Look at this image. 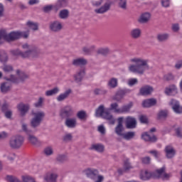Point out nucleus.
<instances>
[{
	"mask_svg": "<svg viewBox=\"0 0 182 182\" xmlns=\"http://www.w3.org/2000/svg\"><path fill=\"white\" fill-rule=\"evenodd\" d=\"M130 62L135 63L130 65L128 68L129 71L132 73H136L137 75H144L146 70L150 69L149 66V60L142 58H134L130 60Z\"/></svg>",
	"mask_w": 182,
	"mask_h": 182,
	"instance_id": "nucleus-1",
	"label": "nucleus"
},
{
	"mask_svg": "<svg viewBox=\"0 0 182 182\" xmlns=\"http://www.w3.org/2000/svg\"><path fill=\"white\" fill-rule=\"evenodd\" d=\"M29 36V33L27 32L22 31H11L8 33L5 30H0V45L4 43L2 39L6 41V42H15V41H18V39H21V38H23L24 39H28Z\"/></svg>",
	"mask_w": 182,
	"mask_h": 182,
	"instance_id": "nucleus-2",
	"label": "nucleus"
},
{
	"mask_svg": "<svg viewBox=\"0 0 182 182\" xmlns=\"http://www.w3.org/2000/svg\"><path fill=\"white\" fill-rule=\"evenodd\" d=\"M31 114L33 117L30 121V126L32 129H38V127L41 126L42 122H43V119H45V112L43 111L36 112L32 111Z\"/></svg>",
	"mask_w": 182,
	"mask_h": 182,
	"instance_id": "nucleus-3",
	"label": "nucleus"
},
{
	"mask_svg": "<svg viewBox=\"0 0 182 182\" xmlns=\"http://www.w3.org/2000/svg\"><path fill=\"white\" fill-rule=\"evenodd\" d=\"M25 138L22 135H14L9 140V146L12 150H19L23 146Z\"/></svg>",
	"mask_w": 182,
	"mask_h": 182,
	"instance_id": "nucleus-4",
	"label": "nucleus"
},
{
	"mask_svg": "<svg viewBox=\"0 0 182 182\" xmlns=\"http://www.w3.org/2000/svg\"><path fill=\"white\" fill-rule=\"evenodd\" d=\"M23 49H28L24 51L23 57L26 58H38L41 55V50L38 47L33 46H31L28 44H24L22 46Z\"/></svg>",
	"mask_w": 182,
	"mask_h": 182,
	"instance_id": "nucleus-5",
	"label": "nucleus"
},
{
	"mask_svg": "<svg viewBox=\"0 0 182 182\" xmlns=\"http://www.w3.org/2000/svg\"><path fill=\"white\" fill-rule=\"evenodd\" d=\"M31 109V105L29 104H25L23 102H20L17 105V110L20 114L21 117H25L28 112Z\"/></svg>",
	"mask_w": 182,
	"mask_h": 182,
	"instance_id": "nucleus-6",
	"label": "nucleus"
},
{
	"mask_svg": "<svg viewBox=\"0 0 182 182\" xmlns=\"http://www.w3.org/2000/svg\"><path fill=\"white\" fill-rule=\"evenodd\" d=\"M63 28V26L62 25V23L59 21H55L50 23L49 25V29L51 32H53L54 33H58V32H60L62 29Z\"/></svg>",
	"mask_w": 182,
	"mask_h": 182,
	"instance_id": "nucleus-7",
	"label": "nucleus"
},
{
	"mask_svg": "<svg viewBox=\"0 0 182 182\" xmlns=\"http://www.w3.org/2000/svg\"><path fill=\"white\" fill-rule=\"evenodd\" d=\"M113 5V1H107L100 8L96 9L95 10V14H106L110 11L112 6Z\"/></svg>",
	"mask_w": 182,
	"mask_h": 182,
	"instance_id": "nucleus-8",
	"label": "nucleus"
},
{
	"mask_svg": "<svg viewBox=\"0 0 182 182\" xmlns=\"http://www.w3.org/2000/svg\"><path fill=\"white\" fill-rule=\"evenodd\" d=\"M123 117H119L117 119L118 124H117L114 132L117 136H119L122 137V136L124 134L123 132H124V127H123Z\"/></svg>",
	"mask_w": 182,
	"mask_h": 182,
	"instance_id": "nucleus-9",
	"label": "nucleus"
},
{
	"mask_svg": "<svg viewBox=\"0 0 182 182\" xmlns=\"http://www.w3.org/2000/svg\"><path fill=\"white\" fill-rule=\"evenodd\" d=\"M73 66L75 68H83L87 65V59L85 58H77L72 60Z\"/></svg>",
	"mask_w": 182,
	"mask_h": 182,
	"instance_id": "nucleus-10",
	"label": "nucleus"
},
{
	"mask_svg": "<svg viewBox=\"0 0 182 182\" xmlns=\"http://www.w3.org/2000/svg\"><path fill=\"white\" fill-rule=\"evenodd\" d=\"M62 117L69 119L73 116V109L70 106L65 107L60 112Z\"/></svg>",
	"mask_w": 182,
	"mask_h": 182,
	"instance_id": "nucleus-11",
	"label": "nucleus"
},
{
	"mask_svg": "<svg viewBox=\"0 0 182 182\" xmlns=\"http://www.w3.org/2000/svg\"><path fill=\"white\" fill-rule=\"evenodd\" d=\"M85 174L88 178H91V180H96L97 178V176H99V171L97 169L87 168L85 171Z\"/></svg>",
	"mask_w": 182,
	"mask_h": 182,
	"instance_id": "nucleus-12",
	"label": "nucleus"
},
{
	"mask_svg": "<svg viewBox=\"0 0 182 182\" xmlns=\"http://www.w3.org/2000/svg\"><path fill=\"white\" fill-rule=\"evenodd\" d=\"M101 117L107 120L109 124H114V123H116V119L113 117V115L110 114V109H109V108L105 109V114Z\"/></svg>",
	"mask_w": 182,
	"mask_h": 182,
	"instance_id": "nucleus-13",
	"label": "nucleus"
},
{
	"mask_svg": "<svg viewBox=\"0 0 182 182\" xmlns=\"http://www.w3.org/2000/svg\"><path fill=\"white\" fill-rule=\"evenodd\" d=\"M170 105L175 113L177 114H181L182 113V107L180 106V102L176 100H171Z\"/></svg>",
	"mask_w": 182,
	"mask_h": 182,
	"instance_id": "nucleus-14",
	"label": "nucleus"
},
{
	"mask_svg": "<svg viewBox=\"0 0 182 182\" xmlns=\"http://www.w3.org/2000/svg\"><path fill=\"white\" fill-rule=\"evenodd\" d=\"M164 151L167 159H173L176 156V149L171 145H167L164 149Z\"/></svg>",
	"mask_w": 182,
	"mask_h": 182,
	"instance_id": "nucleus-15",
	"label": "nucleus"
},
{
	"mask_svg": "<svg viewBox=\"0 0 182 182\" xmlns=\"http://www.w3.org/2000/svg\"><path fill=\"white\" fill-rule=\"evenodd\" d=\"M125 123L127 129H136V126L137 125V121H136V118L132 117H127L126 118Z\"/></svg>",
	"mask_w": 182,
	"mask_h": 182,
	"instance_id": "nucleus-16",
	"label": "nucleus"
},
{
	"mask_svg": "<svg viewBox=\"0 0 182 182\" xmlns=\"http://www.w3.org/2000/svg\"><path fill=\"white\" fill-rule=\"evenodd\" d=\"M85 75H86V72L84 69H80L78 70L74 75V80L76 83H80L82 80H83V77H85Z\"/></svg>",
	"mask_w": 182,
	"mask_h": 182,
	"instance_id": "nucleus-17",
	"label": "nucleus"
},
{
	"mask_svg": "<svg viewBox=\"0 0 182 182\" xmlns=\"http://www.w3.org/2000/svg\"><path fill=\"white\" fill-rule=\"evenodd\" d=\"M154 89L153 87L150 85H144L139 90V94L141 96H149V95H151Z\"/></svg>",
	"mask_w": 182,
	"mask_h": 182,
	"instance_id": "nucleus-18",
	"label": "nucleus"
},
{
	"mask_svg": "<svg viewBox=\"0 0 182 182\" xmlns=\"http://www.w3.org/2000/svg\"><path fill=\"white\" fill-rule=\"evenodd\" d=\"M12 89V85L8 82H2L0 85V92L3 93V95H6V93H9L11 90Z\"/></svg>",
	"mask_w": 182,
	"mask_h": 182,
	"instance_id": "nucleus-19",
	"label": "nucleus"
},
{
	"mask_svg": "<svg viewBox=\"0 0 182 182\" xmlns=\"http://www.w3.org/2000/svg\"><path fill=\"white\" fill-rule=\"evenodd\" d=\"M154 177H160V176H156V173L148 172L147 171H145L140 175L141 180H143L144 181H147V180H150V178H154Z\"/></svg>",
	"mask_w": 182,
	"mask_h": 182,
	"instance_id": "nucleus-20",
	"label": "nucleus"
},
{
	"mask_svg": "<svg viewBox=\"0 0 182 182\" xmlns=\"http://www.w3.org/2000/svg\"><path fill=\"white\" fill-rule=\"evenodd\" d=\"M65 124L68 129H75L77 125V119L75 117L67 118L65 122Z\"/></svg>",
	"mask_w": 182,
	"mask_h": 182,
	"instance_id": "nucleus-21",
	"label": "nucleus"
},
{
	"mask_svg": "<svg viewBox=\"0 0 182 182\" xmlns=\"http://www.w3.org/2000/svg\"><path fill=\"white\" fill-rule=\"evenodd\" d=\"M156 103H157V100L156 99L150 98V99L144 100L142 102V106L146 108L153 107V106H156Z\"/></svg>",
	"mask_w": 182,
	"mask_h": 182,
	"instance_id": "nucleus-22",
	"label": "nucleus"
},
{
	"mask_svg": "<svg viewBox=\"0 0 182 182\" xmlns=\"http://www.w3.org/2000/svg\"><path fill=\"white\" fill-rule=\"evenodd\" d=\"M130 36L132 39H139L141 36V29L135 28L131 30Z\"/></svg>",
	"mask_w": 182,
	"mask_h": 182,
	"instance_id": "nucleus-23",
	"label": "nucleus"
},
{
	"mask_svg": "<svg viewBox=\"0 0 182 182\" xmlns=\"http://www.w3.org/2000/svg\"><path fill=\"white\" fill-rule=\"evenodd\" d=\"M70 93H72V90L68 89L65 91V92L60 94L57 97L58 102H63V100H66L68 97L70 95Z\"/></svg>",
	"mask_w": 182,
	"mask_h": 182,
	"instance_id": "nucleus-24",
	"label": "nucleus"
},
{
	"mask_svg": "<svg viewBox=\"0 0 182 182\" xmlns=\"http://www.w3.org/2000/svg\"><path fill=\"white\" fill-rule=\"evenodd\" d=\"M165 93L168 96H174L177 93V87L174 85H170L166 88Z\"/></svg>",
	"mask_w": 182,
	"mask_h": 182,
	"instance_id": "nucleus-25",
	"label": "nucleus"
},
{
	"mask_svg": "<svg viewBox=\"0 0 182 182\" xmlns=\"http://www.w3.org/2000/svg\"><path fill=\"white\" fill-rule=\"evenodd\" d=\"M27 140H28L29 143L33 146H41V141H39L38 138L32 134L27 136Z\"/></svg>",
	"mask_w": 182,
	"mask_h": 182,
	"instance_id": "nucleus-26",
	"label": "nucleus"
},
{
	"mask_svg": "<svg viewBox=\"0 0 182 182\" xmlns=\"http://www.w3.org/2000/svg\"><path fill=\"white\" fill-rule=\"evenodd\" d=\"M141 137L143 140H144L145 141H151V143H154V141H157V138L156 137V136L154 135L151 136L150 134H149L148 132H145L142 134Z\"/></svg>",
	"mask_w": 182,
	"mask_h": 182,
	"instance_id": "nucleus-27",
	"label": "nucleus"
},
{
	"mask_svg": "<svg viewBox=\"0 0 182 182\" xmlns=\"http://www.w3.org/2000/svg\"><path fill=\"white\" fill-rule=\"evenodd\" d=\"M168 38H170L168 33H159L156 36V40L159 43H164V42H167V41H168Z\"/></svg>",
	"mask_w": 182,
	"mask_h": 182,
	"instance_id": "nucleus-28",
	"label": "nucleus"
},
{
	"mask_svg": "<svg viewBox=\"0 0 182 182\" xmlns=\"http://www.w3.org/2000/svg\"><path fill=\"white\" fill-rule=\"evenodd\" d=\"M133 107V102H131L128 105H123L119 109H117V112L119 113H129L130 112V109Z\"/></svg>",
	"mask_w": 182,
	"mask_h": 182,
	"instance_id": "nucleus-29",
	"label": "nucleus"
},
{
	"mask_svg": "<svg viewBox=\"0 0 182 182\" xmlns=\"http://www.w3.org/2000/svg\"><path fill=\"white\" fill-rule=\"evenodd\" d=\"M119 85V81L116 77H112L108 80L107 86L109 89H115Z\"/></svg>",
	"mask_w": 182,
	"mask_h": 182,
	"instance_id": "nucleus-30",
	"label": "nucleus"
},
{
	"mask_svg": "<svg viewBox=\"0 0 182 182\" xmlns=\"http://www.w3.org/2000/svg\"><path fill=\"white\" fill-rule=\"evenodd\" d=\"M56 178H58V173H48L44 178L46 182H56Z\"/></svg>",
	"mask_w": 182,
	"mask_h": 182,
	"instance_id": "nucleus-31",
	"label": "nucleus"
},
{
	"mask_svg": "<svg viewBox=\"0 0 182 182\" xmlns=\"http://www.w3.org/2000/svg\"><path fill=\"white\" fill-rule=\"evenodd\" d=\"M124 95H126V91H124V90H119L117 92L113 100H116V102H121L122 99L124 97Z\"/></svg>",
	"mask_w": 182,
	"mask_h": 182,
	"instance_id": "nucleus-32",
	"label": "nucleus"
},
{
	"mask_svg": "<svg viewBox=\"0 0 182 182\" xmlns=\"http://www.w3.org/2000/svg\"><path fill=\"white\" fill-rule=\"evenodd\" d=\"M90 150H95L98 153H103L105 151V146L102 144H92Z\"/></svg>",
	"mask_w": 182,
	"mask_h": 182,
	"instance_id": "nucleus-33",
	"label": "nucleus"
},
{
	"mask_svg": "<svg viewBox=\"0 0 182 182\" xmlns=\"http://www.w3.org/2000/svg\"><path fill=\"white\" fill-rule=\"evenodd\" d=\"M106 112V109H105V105H100L95 111L96 117H102L105 112Z\"/></svg>",
	"mask_w": 182,
	"mask_h": 182,
	"instance_id": "nucleus-34",
	"label": "nucleus"
},
{
	"mask_svg": "<svg viewBox=\"0 0 182 182\" xmlns=\"http://www.w3.org/2000/svg\"><path fill=\"white\" fill-rule=\"evenodd\" d=\"M150 13H144L141 15L140 18L139 19V22L140 23H146L150 21Z\"/></svg>",
	"mask_w": 182,
	"mask_h": 182,
	"instance_id": "nucleus-35",
	"label": "nucleus"
},
{
	"mask_svg": "<svg viewBox=\"0 0 182 182\" xmlns=\"http://www.w3.org/2000/svg\"><path fill=\"white\" fill-rule=\"evenodd\" d=\"M118 8L123 11L127 10V0H116Z\"/></svg>",
	"mask_w": 182,
	"mask_h": 182,
	"instance_id": "nucleus-36",
	"label": "nucleus"
},
{
	"mask_svg": "<svg viewBox=\"0 0 182 182\" xmlns=\"http://www.w3.org/2000/svg\"><path fill=\"white\" fill-rule=\"evenodd\" d=\"M134 136H136V133H134V132H128L122 134L121 137L124 139V140H132V139H134Z\"/></svg>",
	"mask_w": 182,
	"mask_h": 182,
	"instance_id": "nucleus-37",
	"label": "nucleus"
},
{
	"mask_svg": "<svg viewBox=\"0 0 182 182\" xmlns=\"http://www.w3.org/2000/svg\"><path fill=\"white\" fill-rule=\"evenodd\" d=\"M97 53L102 56H107L110 53V49L109 48H101L97 50Z\"/></svg>",
	"mask_w": 182,
	"mask_h": 182,
	"instance_id": "nucleus-38",
	"label": "nucleus"
},
{
	"mask_svg": "<svg viewBox=\"0 0 182 182\" xmlns=\"http://www.w3.org/2000/svg\"><path fill=\"white\" fill-rule=\"evenodd\" d=\"M0 62H1V63L8 62V54L4 50H0Z\"/></svg>",
	"mask_w": 182,
	"mask_h": 182,
	"instance_id": "nucleus-39",
	"label": "nucleus"
},
{
	"mask_svg": "<svg viewBox=\"0 0 182 182\" xmlns=\"http://www.w3.org/2000/svg\"><path fill=\"white\" fill-rule=\"evenodd\" d=\"M96 49V46H90V47H83L82 48V52L85 53V55H90L93 50Z\"/></svg>",
	"mask_w": 182,
	"mask_h": 182,
	"instance_id": "nucleus-40",
	"label": "nucleus"
},
{
	"mask_svg": "<svg viewBox=\"0 0 182 182\" xmlns=\"http://www.w3.org/2000/svg\"><path fill=\"white\" fill-rule=\"evenodd\" d=\"M68 3H69L68 0H58L56 4V7L58 9L65 8V6H68Z\"/></svg>",
	"mask_w": 182,
	"mask_h": 182,
	"instance_id": "nucleus-41",
	"label": "nucleus"
},
{
	"mask_svg": "<svg viewBox=\"0 0 182 182\" xmlns=\"http://www.w3.org/2000/svg\"><path fill=\"white\" fill-rule=\"evenodd\" d=\"M59 17L60 18V19H68V18H69V10H61L59 13Z\"/></svg>",
	"mask_w": 182,
	"mask_h": 182,
	"instance_id": "nucleus-42",
	"label": "nucleus"
},
{
	"mask_svg": "<svg viewBox=\"0 0 182 182\" xmlns=\"http://www.w3.org/2000/svg\"><path fill=\"white\" fill-rule=\"evenodd\" d=\"M57 93H59V87H55L52 90H47L46 92V96H53V95H57Z\"/></svg>",
	"mask_w": 182,
	"mask_h": 182,
	"instance_id": "nucleus-43",
	"label": "nucleus"
},
{
	"mask_svg": "<svg viewBox=\"0 0 182 182\" xmlns=\"http://www.w3.org/2000/svg\"><path fill=\"white\" fill-rule=\"evenodd\" d=\"M21 130L27 134V136H29L30 134H32L33 132L31 129L28 127V125L25 123H23L21 124Z\"/></svg>",
	"mask_w": 182,
	"mask_h": 182,
	"instance_id": "nucleus-44",
	"label": "nucleus"
},
{
	"mask_svg": "<svg viewBox=\"0 0 182 182\" xmlns=\"http://www.w3.org/2000/svg\"><path fill=\"white\" fill-rule=\"evenodd\" d=\"M166 171V166H163L159 169H156L155 172V176H159V177H154V178H161L163 176V173Z\"/></svg>",
	"mask_w": 182,
	"mask_h": 182,
	"instance_id": "nucleus-45",
	"label": "nucleus"
},
{
	"mask_svg": "<svg viewBox=\"0 0 182 182\" xmlns=\"http://www.w3.org/2000/svg\"><path fill=\"white\" fill-rule=\"evenodd\" d=\"M107 93V91L102 88H95L94 90V95H95V96L106 95Z\"/></svg>",
	"mask_w": 182,
	"mask_h": 182,
	"instance_id": "nucleus-46",
	"label": "nucleus"
},
{
	"mask_svg": "<svg viewBox=\"0 0 182 182\" xmlns=\"http://www.w3.org/2000/svg\"><path fill=\"white\" fill-rule=\"evenodd\" d=\"M2 70L5 73H11V72H14V67L11 65L4 64Z\"/></svg>",
	"mask_w": 182,
	"mask_h": 182,
	"instance_id": "nucleus-47",
	"label": "nucleus"
},
{
	"mask_svg": "<svg viewBox=\"0 0 182 182\" xmlns=\"http://www.w3.org/2000/svg\"><path fill=\"white\" fill-rule=\"evenodd\" d=\"M56 160L58 163H65V161H68V156L65 154H58Z\"/></svg>",
	"mask_w": 182,
	"mask_h": 182,
	"instance_id": "nucleus-48",
	"label": "nucleus"
},
{
	"mask_svg": "<svg viewBox=\"0 0 182 182\" xmlns=\"http://www.w3.org/2000/svg\"><path fill=\"white\" fill-rule=\"evenodd\" d=\"M16 73L18 75L19 78L21 80H22L23 82V80H26V79H28V77H29V76L28 75H26V73L21 72L19 70H16Z\"/></svg>",
	"mask_w": 182,
	"mask_h": 182,
	"instance_id": "nucleus-49",
	"label": "nucleus"
},
{
	"mask_svg": "<svg viewBox=\"0 0 182 182\" xmlns=\"http://www.w3.org/2000/svg\"><path fill=\"white\" fill-rule=\"evenodd\" d=\"M11 53L13 54L14 56H21V58H24L23 55H25V51L22 52L18 49L12 50H11Z\"/></svg>",
	"mask_w": 182,
	"mask_h": 182,
	"instance_id": "nucleus-50",
	"label": "nucleus"
},
{
	"mask_svg": "<svg viewBox=\"0 0 182 182\" xmlns=\"http://www.w3.org/2000/svg\"><path fill=\"white\" fill-rule=\"evenodd\" d=\"M168 114V112L166 110H161L158 113V119L159 120H161L163 119H166L167 117Z\"/></svg>",
	"mask_w": 182,
	"mask_h": 182,
	"instance_id": "nucleus-51",
	"label": "nucleus"
},
{
	"mask_svg": "<svg viewBox=\"0 0 182 182\" xmlns=\"http://www.w3.org/2000/svg\"><path fill=\"white\" fill-rule=\"evenodd\" d=\"M43 153L46 156H52L53 154V148L50 146H46L43 150Z\"/></svg>",
	"mask_w": 182,
	"mask_h": 182,
	"instance_id": "nucleus-52",
	"label": "nucleus"
},
{
	"mask_svg": "<svg viewBox=\"0 0 182 182\" xmlns=\"http://www.w3.org/2000/svg\"><path fill=\"white\" fill-rule=\"evenodd\" d=\"M26 25L28 26V28H30V29H32L33 31H38V29H39L38 23H33V21H28Z\"/></svg>",
	"mask_w": 182,
	"mask_h": 182,
	"instance_id": "nucleus-53",
	"label": "nucleus"
},
{
	"mask_svg": "<svg viewBox=\"0 0 182 182\" xmlns=\"http://www.w3.org/2000/svg\"><path fill=\"white\" fill-rule=\"evenodd\" d=\"M139 83V80L137 78H129L127 80V85L128 86H130V87L135 86V85H137Z\"/></svg>",
	"mask_w": 182,
	"mask_h": 182,
	"instance_id": "nucleus-54",
	"label": "nucleus"
},
{
	"mask_svg": "<svg viewBox=\"0 0 182 182\" xmlns=\"http://www.w3.org/2000/svg\"><path fill=\"white\" fill-rule=\"evenodd\" d=\"M86 112L85 111H79L77 113V117L80 119V120H85V119H86Z\"/></svg>",
	"mask_w": 182,
	"mask_h": 182,
	"instance_id": "nucleus-55",
	"label": "nucleus"
},
{
	"mask_svg": "<svg viewBox=\"0 0 182 182\" xmlns=\"http://www.w3.org/2000/svg\"><path fill=\"white\" fill-rule=\"evenodd\" d=\"M141 161L142 164L149 165L150 164V163H151V158H150L149 156H144L141 158Z\"/></svg>",
	"mask_w": 182,
	"mask_h": 182,
	"instance_id": "nucleus-56",
	"label": "nucleus"
},
{
	"mask_svg": "<svg viewBox=\"0 0 182 182\" xmlns=\"http://www.w3.org/2000/svg\"><path fill=\"white\" fill-rule=\"evenodd\" d=\"M119 107V104H117V102L112 103L110 105V108L109 109V110H114L115 113H119V111L117 110H120V108H117Z\"/></svg>",
	"mask_w": 182,
	"mask_h": 182,
	"instance_id": "nucleus-57",
	"label": "nucleus"
},
{
	"mask_svg": "<svg viewBox=\"0 0 182 182\" xmlns=\"http://www.w3.org/2000/svg\"><path fill=\"white\" fill-rule=\"evenodd\" d=\"M6 180L7 181L9 182H21L20 180H18L16 176H6Z\"/></svg>",
	"mask_w": 182,
	"mask_h": 182,
	"instance_id": "nucleus-58",
	"label": "nucleus"
},
{
	"mask_svg": "<svg viewBox=\"0 0 182 182\" xmlns=\"http://www.w3.org/2000/svg\"><path fill=\"white\" fill-rule=\"evenodd\" d=\"M43 100H44L43 97H40L38 98V102H36V103H34V106H35L36 107H42V106H43Z\"/></svg>",
	"mask_w": 182,
	"mask_h": 182,
	"instance_id": "nucleus-59",
	"label": "nucleus"
},
{
	"mask_svg": "<svg viewBox=\"0 0 182 182\" xmlns=\"http://www.w3.org/2000/svg\"><path fill=\"white\" fill-rule=\"evenodd\" d=\"M72 139H73L72 134H67L63 136V141H65V143H68L72 141Z\"/></svg>",
	"mask_w": 182,
	"mask_h": 182,
	"instance_id": "nucleus-60",
	"label": "nucleus"
},
{
	"mask_svg": "<svg viewBox=\"0 0 182 182\" xmlns=\"http://www.w3.org/2000/svg\"><path fill=\"white\" fill-rule=\"evenodd\" d=\"M175 133L179 139H182V127H178L176 128Z\"/></svg>",
	"mask_w": 182,
	"mask_h": 182,
	"instance_id": "nucleus-61",
	"label": "nucleus"
},
{
	"mask_svg": "<svg viewBox=\"0 0 182 182\" xmlns=\"http://www.w3.org/2000/svg\"><path fill=\"white\" fill-rule=\"evenodd\" d=\"M6 80L8 82H12V83H18V78L14 75H11L10 77L6 78Z\"/></svg>",
	"mask_w": 182,
	"mask_h": 182,
	"instance_id": "nucleus-62",
	"label": "nucleus"
},
{
	"mask_svg": "<svg viewBox=\"0 0 182 182\" xmlns=\"http://www.w3.org/2000/svg\"><path fill=\"white\" fill-rule=\"evenodd\" d=\"M8 110H9V105L7 102H4L1 105V111L2 112V113H5Z\"/></svg>",
	"mask_w": 182,
	"mask_h": 182,
	"instance_id": "nucleus-63",
	"label": "nucleus"
},
{
	"mask_svg": "<svg viewBox=\"0 0 182 182\" xmlns=\"http://www.w3.org/2000/svg\"><path fill=\"white\" fill-rule=\"evenodd\" d=\"M5 118L6 119H9V120H11L12 119V110L9 109L8 111H6L5 112H4Z\"/></svg>",
	"mask_w": 182,
	"mask_h": 182,
	"instance_id": "nucleus-64",
	"label": "nucleus"
}]
</instances>
